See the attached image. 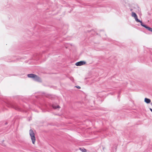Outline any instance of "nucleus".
Wrapping results in <instances>:
<instances>
[{"mask_svg":"<svg viewBox=\"0 0 152 152\" xmlns=\"http://www.w3.org/2000/svg\"><path fill=\"white\" fill-rule=\"evenodd\" d=\"M141 25L142 26L147 29L148 31L152 32V28L149 27L146 25L143 24L142 22L141 23Z\"/></svg>","mask_w":152,"mask_h":152,"instance_id":"39448f33","label":"nucleus"},{"mask_svg":"<svg viewBox=\"0 0 152 152\" xmlns=\"http://www.w3.org/2000/svg\"><path fill=\"white\" fill-rule=\"evenodd\" d=\"M132 16L134 17L135 21L137 22H140L141 23H142V22L139 20L137 18V16L136 14L134 12H132Z\"/></svg>","mask_w":152,"mask_h":152,"instance_id":"7ed1b4c3","label":"nucleus"},{"mask_svg":"<svg viewBox=\"0 0 152 152\" xmlns=\"http://www.w3.org/2000/svg\"><path fill=\"white\" fill-rule=\"evenodd\" d=\"M145 102L147 103L148 104L150 103L151 102V100L150 99L145 98Z\"/></svg>","mask_w":152,"mask_h":152,"instance_id":"423d86ee","label":"nucleus"},{"mask_svg":"<svg viewBox=\"0 0 152 152\" xmlns=\"http://www.w3.org/2000/svg\"><path fill=\"white\" fill-rule=\"evenodd\" d=\"M28 77L29 78H32L34 80L39 82H41V79L37 75L33 74L28 75Z\"/></svg>","mask_w":152,"mask_h":152,"instance_id":"f257e3e1","label":"nucleus"},{"mask_svg":"<svg viewBox=\"0 0 152 152\" xmlns=\"http://www.w3.org/2000/svg\"><path fill=\"white\" fill-rule=\"evenodd\" d=\"M76 87L78 89H80V87L79 86H76Z\"/></svg>","mask_w":152,"mask_h":152,"instance_id":"1a4fd4ad","label":"nucleus"},{"mask_svg":"<svg viewBox=\"0 0 152 152\" xmlns=\"http://www.w3.org/2000/svg\"><path fill=\"white\" fill-rule=\"evenodd\" d=\"M149 109H150V110L152 112V109L151 108H150Z\"/></svg>","mask_w":152,"mask_h":152,"instance_id":"9d476101","label":"nucleus"},{"mask_svg":"<svg viewBox=\"0 0 152 152\" xmlns=\"http://www.w3.org/2000/svg\"><path fill=\"white\" fill-rule=\"evenodd\" d=\"M53 107L54 109H56L57 108H60V106L58 105L56 106V105H53Z\"/></svg>","mask_w":152,"mask_h":152,"instance_id":"6e6552de","label":"nucleus"},{"mask_svg":"<svg viewBox=\"0 0 152 152\" xmlns=\"http://www.w3.org/2000/svg\"><path fill=\"white\" fill-rule=\"evenodd\" d=\"M79 150L82 152H86L87 151L86 149L84 148H80Z\"/></svg>","mask_w":152,"mask_h":152,"instance_id":"0eeeda50","label":"nucleus"},{"mask_svg":"<svg viewBox=\"0 0 152 152\" xmlns=\"http://www.w3.org/2000/svg\"><path fill=\"white\" fill-rule=\"evenodd\" d=\"M151 105H152V103H151Z\"/></svg>","mask_w":152,"mask_h":152,"instance_id":"9b49d317","label":"nucleus"},{"mask_svg":"<svg viewBox=\"0 0 152 152\" xmlns=\"http://www.w3.org/2000/svg\"><path fill=\"white\" fill-rule=\"evenodd\" d=\"M86 63V62L85 61H81L76 63L75 65L77 66H81L85 65Z\"/></svg>","mask_w":152,"mask_h":152,"instance_id":"20e7f679","label":"nucleus"},{"mask_svg":"<svg viewBox=\"0 0 152 152\" xmlns=\"http://www.w3.org/2000/svg\"><path fill=\"white\" fill-rule=\"evenodd\" d=\"M29 134L31 137L32 143L34 144L36 140L35 137V134L32 129H30L29 130Z\"/></svg>","mask_w":152,"mask_h":152,"instance_id":"f03ea898","label":"nucleus"}]
</instances>
